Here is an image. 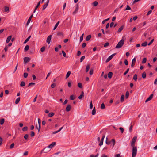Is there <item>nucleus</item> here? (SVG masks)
I'll use <instances>...</instances> for the list:
<instances>
[{
    "mask_svg": "<svg viewBox=\"0 0 157 157\" xmlns=\"http://www.w3.org/2000/svg\"><path fill=\"white\" fill-rule=\"evenodd\" d=\"M124 40H121L116 45L115 48L118 49L121 48L124 45Z\"/></svg>",
    "mask_w": 157,
    "mask_h": 157,
    "instance_id": "f257e3e1",
    "label": "nucleus"
},
{
    "mask_svg": "<svg viewBox=\"0 0 157 157\" xmlns=\"http://www.w3.org/2000/svg\"><path fill=\"white\" fill-rule=\"evenodd\" d=\"M56 143L55 142H52L50 144L48 147H45L43 151L44 152H47V151L46 150L48 148H52L56 145Z\"/></svg>",
    "mask_w": 157,
    "mask_h": 157,
    "instance_id": "f03ea898",
    "label": "nucleus"
},
{
    "mask_svg": "<svg viewBox=\"0 0 157 157\" xmlns=\"http://www.w3.org/2000/svg\"><path fill=\"white\" fill-rule=\"evenodd\" d=\"M132 147V157H135L137 154V147Z\"/></svg>",
    "mask_w": 157,
    "mask_h": 157,
    "instance_id": "7ed1b4c3",
    "label": "nucleus"
},
{
    "mask_svg": "<svg viewBox=\"0 0 157 157\" xmlns=\"http://www.w3.org/2000/svg\"><path fill=\"white\" fill-rule=\"evenodd\" d=\"M137 139L136 137H134L132 138L131 142V146L132 147H135V144Z\"/></svg>",
    "mask_w": 157,
    "mask_h": 157,
    "instance_id": "20e7f679",
    "label": "nucleus"
},
{
    "mask_svg": "<svg viewBox=\"0 0 157 157\" xmlns=\"http://www.w3.org/2000/svg\"><path fill=\"white\" fill-rule=\"evenodd\" d=\"M108 138H106V143L108 145L110 144L111 143H112L113 144V146H114L115 145V140L114 139H112L111 141H108L107 140Z\"/></svg>",
    "mask_w": 157,
    "mask_h": 157,
    "instance_id": "39448f33",
    "label": "nucleus"
},
{
    "mask_svg": "<svg viewBox=\"0 0 157 157\" xmlns=\"http://www.w3.org/2000/svg\"><path fill=\"white\" fill-rule=\"evenodd\" d=\"M116 53H114L109 57L106 60V62H108L110 60H111L112 59V58L116 55Z\"/></svg>",
    "mask_w": 157,
    "mask_h": 157,
    "instance_id": "423d86ee",
    "label": "nucleus"
},
{
    "mask_svg": "<svg viewBox=\"0 0 157 157\" xmlns=\"http://www.w3.org/2000/svg\"><path fill=\"white\" fill-rule=\"evenodd\" d=\"M57 36H58L57 38L62 39L63 38V34L62 32H59L57 33Z\"/></svg>",
    "mask_w": 157,
    "mask_h": 157,
    "instance_id": "0eeeda50",
    "label": "nucleus"
},
{
    "mask_svg": "<svg viewBox=\"0 0 157 157\" xmlns=\"http://www.w3.org/2000/svg\"><path fill=\"white\" fill-rule=\"evenodd\" d=\"M78 4H77L76 6V8L75 10V11L73 13V15H74L75 14L78 12Z\"/></svg>",
    "mask_w": 157,
    "mask_h": 157,
    "instance_id": "6e6552de",
    "label": "nucleus"
},
{
    "mask_svg": "<svg viewBox=\"0 0 157 157\" xmlns=\"http://www.w3.org/2000/svg\"><path fill=\"white\" fill-rule=\"evenodd\" d=\"M30 60V59L29 57H25L24 58V63H26L28 62Z\"/></svg>",
    "mask_w": 157,
    "mask_h": 157,
    "instance_id": "1a4fd4ad",
    "label": "nucleus"
},
{
    "mask_svg": "<svg viewBox=\"0 0 157 157\" xmlns=\"http://www.w3.org/2000/svg\"><path fill=\"white\" fill-rule=\"evenodd\" d=\"M105 137V135H103V136L102 138H101V141H100V143L99 144V145L100 146H101L102 145H103V140H104Z\"/></svg>",
    "mask_w": 157,
    "mask_h": 157,
    "instance_id": "9d476101",
    "label": "nucleus"
},
{
    "mask_svg": "<svg viewBox=\"0 0 157 157\" xmlns=\"http://www.w3.org/2000/svg\"><path fill=\"white\" fill-rule=\"evenodd\" d=\"M153 94H151L150 96L148 98H147L146 100L145 101V102H147L148 101H149L150 100H151L152 98H153Z\"/></svg>",
    "mask_w": 157,
    "mask_h": 157,
    "instance_id": "9b49d317",
    "label": "nucleus"
},
{
    "mask_svg": "<svg viewBox=\"0 0 157 157\" xmlns=\"http://www.w3.org/2000/svg\"><path fill=\"white\" fill-rule=\"evenodd\" d=\"M136 61V59L135 58H134L132 62L131 67H133L135 65V63Z\"/></svg>",
    "mask_w": 157,
    "mask_h": 157,
    "instance_id": "f8f14e48",
    "label": "nucleus"
},
{
    "mask_svg": "<svg viewBox=\"0 0 157 157\" xmlns=\"http://www.w3.org/2000/svg\"><path fill=\"white\" fill-rule=\"evenodd\" d=\"M40 3H41V2L40 1H39L38 2L37 6H36V7H35V9L34 10V11H33V13H35L36 10V9H37V8L39 7V6L40 5Z\"/></svg>",
    "mask_w": 157,
    "mask_h": 157,
    "instance_id": "ddd939ff",
    "label": "nucleus"
},
{
    "mask_svg": "<svg viewBox=\"0 0 157 157\" xmlns=\"http://www.w3.org/2000/svg\"><path fill=\"white\" fill-rule=\"evenodd\" d=\"M33 16V14H32V15H31V16L29 18L28 20L27 21V23H26L27 25H28L29 24Z\"/></svg>",
    "mask_w": 157,
    "mask_h": 157,
    "instance_id": "4468645a",
    "label": "nucleus"
},
{
    "mask_svg": "<svg viewBox=\"0 0 157 157\" xmlns=\"http://www.w3.org/2000/svg\"><path fill=\"white\" fill-rule=\"evenodd\" d=\"M71 109V105H67V107L66 108V111L67 112H69L70 110Z\"/></svg>",
    "mask_w": 157,
    "mask_h": 157,
    "instance_id": "2eb2a0df",
    "label": "nucleus"
},
{
    "mask_svg": "<svg viewBox=\"0 0 157 157\" xmlns=\"http://www.w3.org/2000/svg\"><path fill=\"white\" fill-rule=\"evenodd\" d=\"M63 127H61L59 130L53 132L52 134H55L59 132L63 128Z\"/></svg>",
    "mask_w": 157,
    "mask_h": 157,
    "instance_id": "dca6fc26",
    "label": "nucleus"
},
{
    "mask_svg": "<svg viewBox=\"0 0 157 157\" xmlns=\"http://www.w3.org/2000/svg\"><path fill=\"white\" fill-rule=\"evenodd\" d=\"M90 64H88L86 66V72H87L88 71L90 67Z\"/></svg>",
    "mask_w": 157,
    "mask_h": 157,
    "instance_id": "f3484780",
    "label": "nucleus"
},
{
    "mask_svg": "<svg viewBox=\"0 0 157 157\" xmlns=\"http://www.w3.org/2000/svg\"><path fill=\"white\" fill-rule=\"evenodd\" d=\"M84 92L83 91H82L81 94L79 96L78 98L79 99H81L84 96Z\"/></svg>",
    "mask_w": 157,
    "mask_h": 157,
    "instance_id": "a211bd4d",
    "label": "nucleus"
},
{
    "mask_svg": "<svg viewBox=\"0 0 157 157\" xmlns=\"http://www.w3.org/2000/svg\"><path fill=\"white\" fill-rule=\"evenodd\" d=\"M113 75V73L111 72H109L108 74V76L109 78H111Z\"/></svg>",
    "mask_w": 157,
    "mask_h": 157,
    "instance_id": "6ab92c4d",
    "label": "nucleus"
},
{
    "mask_svg": "<svg viewBox=\"0 0 157 157\" xmlns=\"http://www.w3.org/2000/svg\"><path fill=\"white\" fill-rule=\"evenodd\" d=\"M96 110L95 109V107H94L92 111V115H94L96 113Z\"/></svg>",
    "mask_w": 157,
    "mask_h": 157,
    "instance_id": "aec40b11",
    "label": "nucleus"
},
{
    "mask_svg": "<svg viewBox=\"0 0 157 157\" xmlns=\"http://www.w3.org/2000/svg\"><path fill=\"white\" fill-rule=\"evenodd\" d=\"M124 98V95H122L121 97V100H120L121 101V102H122L123 101Z\"/></svg>",
    "mask_w": 157,
    "mask_h": 157,
    "instance_id": "412c9836",
    "label": "nucleus"
},
{
    "mask_svg": "<svg viewBox=\"0 0 157 157\" xmlns=\"http://www.w3.org/2000/svg\"><path fill=\"white\" fill-rule=\"evenodd\" d=\"M20 97H18L17 98L15 101V103L16 104H17L20 101Z\"/></svg>",
    "mask_w": 157,
    "mask_h": 157,
    "instance_id": "4be33fe9",
    "label": "nucleus"
},
{
    "mask_svg": "<svg viewBox=\"0 0 157 157\" xmlns=\"http://www.w3.org/2000/svg\"><path fill=\"white\" fill-rule=\"evenodd\" d=\"M146 77V74L145 72H144L142 74V77L143 78H145Z\"/></svg>",
    "mask_w": 157,
    "mask_h": 157,
    "instance_id": "5701e85b",
    "label": "nucleus"
},
{
    "mask_svg": "<svg viewBox=\"0 0 157 157\" xmlns=\"http://www.w3.org/2000/svg\"><path fill=\"white\" fill-rule=\"evenodd\" d=\"M54 115V113H53L51 112L48 114V116L49 117H52V116H53Z\"/></svg>",
    "mask_w": 157,
    "mask_h": 157,
    "instance_id": "b1692460",
    "label": "nucleus"
},
{
    "mask_svg": "<svg viewBox=\"0 0 157 157\" xmlns=\"http://www.w3.org/2000/svg\"><path fill=\"white\" fill-rule=\"evenodd\" d=\"M71 72L70 71H68L66 75V78H68L71 74Z\"/></svg>",
    "mask_w": 157,
    "mask_h": 157,
    "instance_id": "393cba45",
    "label": "nucleus"
},
{
    "mask_svg": "<svg viewBox=\"0 0 157 157\" xmlns=\"http://www.w3.org/2000/svg\"><path fill=\"white\" fill-rule=\"evenodd\" d=\"M5 121V120L4 119H2L0 120V124L1 125H2L4 124Z\"/></svg>",
    "mask_w": 157,
    "mask_h": 157,
    "instance_id": "a878e982",
    "label": "nucleus"
},
{
    "mask_svg": "<svg viewBox=\"0 0 157 157\" xmlns=\"http://www.w3.org/2000/svg\"><path fill=\"white\" fill-rule=\"evenodd\" d=\"M29 47L28 45H26L24 48V51L25 52L27 51L29 49Z\"/></svg>",
    "mask_w": 157,
    "mask_h": 157,
    "instance_id": "bb28decb",
    "label": "nucleus"
},
{
    "mask_svg": "<svg viewBox=\"0 0 157 157\" xmlns=\"http://www.w3.org/2000/svg\"><path fill=\"white\" fill-rule=\"evenodd\" d=\"M147 44V42L145 41L143 43L141 44V46H142L145 47L146 46Z\"/></svg>",
    "mask_w": 157,
    "mask_h": 157,
    "instance_id": "cd10ccee",
    "label": "nucleus"
},
{
    "mask_svg": "<svg viewBox=\"0 0 157 157\" xmlns=\"http://www.w3.org/2000/svg\"><path fill=\"white\" fill-rule=\"evenodd\" d=\"M137 74H135L133 77V79L135 81H136L137 79Z\"/></svg>",
    "mask_w": 157,
    "mask_h": 157,
    "instance_id": "c85d7f7f",
    "label": "nucleus"
},
{
    "mask_svg": "<svg viewBox=\"0 0 157 157\" xmlns=\"http://www.w3.org/2000/svg\"><path fill=\"white\" fill-rule=\"evenodd\" d=\"M59 21L55 25V27L53 29L54 30H55V29L57 27L59 24Z\"/></svg>",
    "mask_w": 157,
    "mask_h": 157,
    "instance_id": "c756f323",
    "label": "nucleus"
},
{
    "mask_svg": "<svg viewBox=\"0 0 157 157\" xmlns=\"http://www.w3.org/2000/svg\"><path fill=\"white\" fill-rule=\"evenodd\" d=\"M25 85V82H24V81H22L21 83V84H20V86H21V87H23Z\"/></svg>",
    "mask_w": 157,
    "mask_h": 157,
    "instance_id": "7c9ffc66",
    "label": "nucleus"
},
{
    "mask_svg": "<svg viewBox=\"0 0 157 157\" xmlns=\"http://www.w3.org/2000/svg\"><path fill=\"white\" fill-rule=\"evenodd\" d=\"M123 28H124V26H121V27H120L119 28V29L118 30V32H121L123 30Z\"/></svg>",
    "mask_w": 157,
    "mask_h": 157,
    "instance_id": "2f4dec72",
    "label": "nucleus"
},
{
    "mask_svg": "<svg viewBox=\"0 0 157 157\" xmlns=\"http://www.w3.org/2000/svg\"><path fill=\"white\" fill-rule=\"evenodd\" d=\"M101 108L102 109H104L105 108V106L104 103H102L101 106Z\"/></svg>",
    "mask_w": 157,
    "mask_h": 157,
    "instance_id": "473e14b6",
    "label": "nucleus"
},
{
    "mask_svg": "<svg viewBox=\"0 0 157 157\" xmlns=\"http://www.w3.org/2000/svg\"><path fill=\"white\" fill-rule=\"evenodd\" d=\"M5 12H8L9 11V8L8 7L5 6Z\"/></svg>",
    "mask_w": 157,
    "mask_h": 157,
    "instance_id": "72a5a7b5",
    "label": "nucleus"
},
{
    "mask_svg": "<svg viewBox=\"0 0 157 157\" xmlns=\"http://www.w3.org/2000/svg\"><path fill=\"white\" fill-rule=\"evenodd\" d=\"M130 7L128 5H127V6L126 8L124 10H131Z\"/></svg>",
    "mask_w": 157,
    "mask_h": 157,
    "instance_id": "f704fd0d",
    "label": "nucleus"
},
{
    "mask_svg": "<svg viewBox=\"0 0 157 157\" xmlns=\"http://www.w3.org/2000/svg\"><path fill=\"white\" fill-rule=\"evenodd\" d=\"M22 130L23 131H25L27 130H28V127L27 126L25 127H23L22 128Z\"/></svg>",
    "mask_w": 157,
    "mask_h": 157,
    "instance_id": "c9c22d12",
    "label": "nucleus"
},
{
    "mask_svg": "<svg viewBox=\"0 0 157 157\" xmlns=\"http://www.w3.org/2000/svg\"><path fill=\"white\" fill-rule=\"evenodd\" d=\"M129 92H128V91H127L126 92V94H125V97L126 98H128V97L129 96Z\"/></svg>",
    "mask_w": 157,
    "mask_h": 157,
    "instance_id": "e433bc0d",
    "label": "nucleus"
},
{
    "mask_svg": "<svg viewBox=\"0 0 157 157\" xmlns=\"http://www.w3.org/2000/svg\"><path fill=\"white\" fill-rule=\"evenodd\" d=\"M98 4V2L97 1H94L93 3V5L95 6H97Z\"/></svg>",
    "mask_w": 157,
    "mask_h": 157,
    "instance_id": "4c0bfd02",
    "label": "nucleus"
},
{
    "mask_svg": "<svg viewBox=\"0 0 157 157\" xmlns=\"http://www.w3.org/2000/svg\"><path fill=\"white\" fill-rule=\"evenodd\" d=\"M146 60H147V59L146 58H144L143 59V60L142 61V63H145L146 62Z\"/></svg>",
    "mask_w": 157,
    "mask_h": 157,
    "instance_id": "58836bf2",
    "label": "nucleus"
},
{
    "mask_svg": "<svg viewBox=\"0 0 157 157\" xmlns=\"http://www.w3.org/2000/svg\"><path fill=\"white\" fill-rule=\"evenodd\" d=\"M85 58V56H82L80 58V62H82L84 60Z\"/></svg>",
    "mask_w": 157,
    "mask_h": 157,
    "instance_id": "ea45409f",
    "label": "nucleus"
},
{
    "mask_svg": "<svg viewBox=\"0 0 157 157\" xmlns=\"http://www.w3.org/2000/svg\"><path fill=\"white\" fill-rule=\"evenodd\" d=\"M23 75L24 78H26L28 76V74L27 73L25 72L24 73Z\"/></svg>",
    "mask_w": 157,
    "mask_h": 157,
    "instance_id": "a19ab883",
    "label": "nucleus"
},
{
    "mask_svg": "<svg viewBox=\"0 0 157 157\" xmlns=\"http://www.w3.org/2000/svg\"><path fill=\"white\" fill-rule=\"evenodd\" d=\"M14 145V144L13 143H12L10 146V149H12L13 148Z\"/></svg>",
    "mask_w": 157,
    "mask_h": 157,
    "instance_id": "79ce46f5",
    "label": "nucleus"
},
{
    "mask_svg": "<svg viewBox=\"0 0 157 157\" xmlns=\"http://www.w3.org/2000/svg\"><path fill=\"white\" fill-rule=\"evenodd\" d=\"M78 86L80 88H82V85L81 83H79L78 84Z\"/></svg>",
    "mask_w": 157,
    "mask_h": 157,
    "instance_id": "37998d69",
    "label": "nucleus"
},
{
    "mask_svg": "<svg viewBox=\"0 0 157 157\" xmlns=\"http://www.w3.org/2000/svg\"><path fill=\"white\" fill-rule=\"evenodd\" d=\"M35 135V133L33 131H31L30 136L32 137L34 136Z\"/></svg>",
    "mask_w": 157,
    "mask_h": 157,
    "instance_id": "c03bdc74",
    "label": "nucleus"
},
{
    "mask_svg": "<svg viewBox=\"0 0 157 157\" xmlns=\"http://www.w3.org/2000/svg\"><path fill=\"white\" fill-rule=\"evenodd\" d=\"M45 47L44 46L42 47L40 49V51L41 52H43L45 50Z\"/></svg>",
    "mask_w": 157,
    "mask_h": 157,
    "instance_id": "a18cd8bd",
    "label": "nucleus"
},
{
    "mask_svg": "<svg viewBox=\"0 0 157 157\" xmlns=\"http://www.w3.org/2000/svg\"><path fill=\"white\" fill-rule=\"evenodd\" d=\"M91 37V35H89L87 36L85 39H90Z\"/></svg>",
    "mask_w": 157,
    "mask_h": 157,
    "instance_id": "49530a36",
    "label": "nucleus"
},
{
    "mask_svg": "<svg viewBox=\"0 0 157 157\" xmlns=\"http://www.w3.org/2000/svg\"><path fill=\"white\" fill-rule=\"evenodd\" d=\"M68 87H71V82H69L68 83Z\"/></svg>",
    "mask_w": 157,
    "mask_h": 157,
    "instance_id": "de8ad7c7",
    "label": "nucleus"
},
{
    "mask_svg": "<svg viewBox=\"0 0 157 157\" xmlns=\"http://www.w3.org/2000/svg\"><path fill=\"white\" fill-rule=\"evenodd\" d=\"M62 54H63V56L64 57H66V53L65 52H64V51H62Z\"/></svg>",
    "mask_w": 157,
    "mask_h": 157,
    "instance_id": "09e8293b",
    "label": "nucleus"
},
{
    "mask_svg": "<svg viewBox=\"0 0 157 157\" xmlns=\"http://www.w3.org/2000/svg\"><path fill=\"white\" fill-rule=\"evenodd\" d=\"M129 68H128L126 71L124 73V75H125L129 71Z\"/></svg>",
    "mask_w": 157,
    "mask_h": 157,
    "instance_id": "8fccbe9b",
    "label": "nucleus"
},
{
    "mask_svg": "<svg viewBox=\"0 0 157 157\" xmlns=\"http://www.w3.org/2000/svg\"><path fill=\"white\" fill-rule=\"evenodd\" d=\"M28 137V135L27 134L25 135L24 136V138L25 140L27 139Z\"/></svg>",
    "mask_w": 157,
    "mask_h": 157,
    "instance_id": "3c124183",
    "label": "nucleus"
},
{
    "mask_svg": "<svg viewBox=\"0 0 157 157\" xmlns=\"http://www.w3.org/2000/svg\"><path fill=\"white\" fill-rule=\"evenodd\" d=\"M75 98L73 97V95H71L70 96V99L71 100H73L75 99Z\"/></svg>",
    "mask_w": 157,
    "mask_h": 157,
    "instance_id": "603ef678",
    "label": "nucleus"
},
{
    "mask_svg": "<svg viewBox=\"0 0 157 157\" xmlns=\"http://www.w3.org/2000/svg\"><path fill=\"white\" fill-rule=\"evenodd\" d=\"M109 18H107V19H105V20H104L102 21V24H104L105 23V22L106 21H107L109 20Z\"/></svg>",
    "mask_w": 157,
    "mask_h": 157,
    "instance_id": "864d4df0",
    "label": "nucleus"
},
{
    "mask_svg": "<svg viewBox=\"0 0 157 157\" xmlns=\"http://www.w3.org/2000/svg\"><path fill=\"white\" fill-rule=\"evenodd\" d=\"M124 63L126 65H127L128 64V62L127 59H125L124 61Z\"/></svg>",
    "mask_w": 157,
    "mask_h": 157,
    "instance_id": "5fc2aeb1",
    "label": "nucleus"
},
{
    "mask_svg": "<svg viewBox=\"0 0 157 157\" xmlns=\"http://www.w3.org/2000/svg\"><path fill=\"white\" fill-rule=\"evenodd\" d=\"M35 83H30L29 84V85H28V86L29 87V86H32V85H35Z\"/></svg>",
    "mask_w": 157,
    "mask_h": 157,
    "instance_id": "6e6d98bb",
    "label": "nucleus"
},
{
    "mask_svg": "<svg viewBox=\"0 0 157 157\" xmlns=\"http://www.w3.org/2000/svg\"><path fill=\"white\" fill-rule=\"evenodd\" d=\"M90 109H92L93 108V104H92V101H91L90 102Z\"/></svg>",
    "mask_w": 157,
    "mask_h": 157,
    "instance_id": "4d7b16f0",
    "label": "nucleus"
},
{
    "mask_svg": "<svg viewBox=\"0 0 157 157\" xmlns=\"http://www.w3.org/2000/svg\"><path fill=\"white\" fill-rule=\"evenodd\" d=\"M40 125H41V124H39L38 128L37 126H36L37 128V129H38V132H40Z\"/></svg>",
    "mask_w": 157,
    "mask_h": 157,
    "instance_id": "13d9d810",
    "label": "nucleus"
},
{
    "mask_svg": "<svg viewBox=\"0 0 157 157\" xmlns=\"http://www.w3.org/2000/svg\"><path fill=\"white\" fill-rule=\"evenodd\" d=\"M119 129L120 130L121 132L122 133H123L124 132V129L122 127H120L119 128Z\"/></svg>",
    "mask_w": 157,
    "mask_h": 157,
    "instance_id": "bf43d9fd",
    "label": "nucleus"
},
{
    "mask_svg": "<svg viewBox=\"0 0 157 157\" xmlns=\"http://www.w3.org/2000/svg\"><path fill=\"white\" fill-rule=\"evenodd\" d=\"M109 44L108 42L106 43L104 45V47H107Z\"/></svg>",
    "mask_w": 157,
    "mask_h": 157,
    "instance_id": "052dcab7",
    "label": "nucleus"
},
{
    "mask_svg": "<svg viewBox=\"0 0 157 157\" xmlns=\"http://www.w3.org/2000/svg\"><path fill=\"white\" fill-rule=\"evenodd\" d=\"M86 43H83L82 44V47L83 48L85 47L86 46Z\"/></svg>",
    "mask_w": 157,
    "mask_h": 157,
    "instance_id": "680f3d73",
    "label": "nucleus"
},
{
    "mask_svg": "<svg viewBox=\"0 0 157 157\" xmlns=\"http://www.w3.org/2000/svg\"><path fill=\"white\" fill-rule=\"evenodd\" d=\"M56 86V84L54 83H52L51 85V87L52 88H54Z\"/></svg>",
    "mask_w": 157,
    "mask_h": 157,
    "instance_id": "e2e57ef3",
    "label": "nucleus"
},
{
    "mask_svg": "<svg viewBox=\"0 0 157 157\" xmlns=\"http://www.w3.org/2000/svg\"><path fill=\"white\" fill-rule=\"evenodd\" d=\"M132 128H133V126L132 125H131V126L129 128V131L130 132H131L132 131Z\"/></svg>",
    "mask_w": 157,
    "mask_h": 157,
    "instance_id": "0e129e2a",
    "label": "nucleus"
},
{
    "mask_svg": "<svg viewBox=\"0 0 157 157\" xmlns=\"http://www.w3.org/2000/svg\"><path fill=\"white\" fill-rule=\"evenodd\" d=\"M152 11L151 10H150L148 11L147 12V16L149 15V14H150L152 12Z\"/></svg>",
    "mask_w": 157,
    "mask_h": 157,
    "instance_id": "69168bd1",
    "label": "nucleus"
},
{
    "mask_svg": "<svg viewBox=\"0 0 157 157\" xmlns=\"http://www.w3.org/2000/svg\"><path fill=\"white\" fill-rule=\"evenodd\" d=\"M90 74L91 75H92L93 74V70L92 69H91L90 71Z\"/></svg>",
    "mask_w": 157,
    "mask_h": 157,
    "instance_id": "338daca9",
    "label": "nucleus"
},
{
    "mask_svg": "<svg viewBox=\"0 0 157 157\" xmlns=\"http://www.w3.org/2000/svg\"><path fill=\"white\" fill-rule=\"evenodd\" d=\"M154 84L155 85H157V78L155 79L154 81Z\"/></svg>",
    "mask_w": 157,
    "mask_h": 157,
    "instance_id": "774afa93",
    "label": "nucleus"
}]
</instances>
